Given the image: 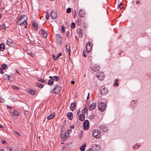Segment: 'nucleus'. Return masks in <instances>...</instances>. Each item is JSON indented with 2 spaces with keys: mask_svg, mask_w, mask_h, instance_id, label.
Instances as JSON below:
<instances>
[{
  "mask_svg": "<svg viewBox=\"0 0 151 151\" xmlns=\"http://www.w3.org/2000/svg\"><path fill=\"white\" fill-rule=\"evenodd\" d=\"M55 116V115L54 113L50 114L49 115H48L47 117V118L48 120H50L53 118Z\"/></svg>",
  "mask_w": 151,
  "mask_h": 151,
  "instance_id": "20",
  "label": "nucleus"
},
{
  "mask_svg": "<svg viewBox=\"0 0 151 151\" xmlns=\"http://www.w3.org/2000/svg\"><path fill=\"white\" fill-rule=\"evenodd\" d=\"M137 105V103L135 102V101H133L131 102V107L132 108H134V107L136 106Z\"/></svg>",
  "mask_w": 151,
  "mask_h": 151,
  "instance_id": "27",
  "label": "nucleus"
},
{
  "mask_svg": "<svg viewBox=\"0 0 151 151\" xmlns=\"http://www.w3.org/2000/svg\"><path fill=\"white\" fill-rule=\"evenodd\" d=\"M93 44L91 42H89L86 45V50L88 52H90L92 50Z\"/></svg>",
  "mask_w": 151,
  "mask_h": 151,
  "instance_id": "11",
  "label": "nucleus"
},
{
  "mask_svg": "<svg viewBox=\"0 0 151 151\" xmlns=\"http://www.w3.org/2000/svg\"><path fill=\"white\" fill-rule=\"evenodd\" d=\"M4 101V100L2 98H1L0 99V102H1L3 103Z\"/></svg>",
  "mask_w": 151,
  "mask_h": 151,
  "instance_id": "49",
  "label": "nucleus"
},
{
  "mask_svg": "<svg viewBox=\"0 0 151 151\" xmlns=\"http://www.w3.org/2000/svg\"><path fill=\"white\" fill-rule=\"evenodd\" d=\"M106 106V105L105 103L104 102H101L99 103L98 104V107L99 109L103 111L104 110Z\"/></svg>",
  "mask_w": 151,
  "mask_h": 151,
  "instance_id": "4",
  "label": "nucleus"
},
{
  "mask_svg": "<svg viewBox=\"0 0 151 151\" xmlns=\"http://www.w3.org/2000/svg\"><path fill=\"white\" fill-rule=\"evenodd\" d=\"M96 106V103L93 102L89 106V109L90 111H92L94 109Z\"/></svg>",
  "mask_w": 151,
  "mask_h": 151,
  "instance_id": "15",
  "label": "nucleus"
},
{
  "mask_svg": "<svg viewBox=\"0 0 151 151\" xmlns=\"http://www.w3.org/2000/svg\"><path fill=\"white\" fill-rule=\"evenodd\" d=\"M86 52L85 50H83V55L84 57H86L87 55H86Z\"/></svg>",
  "mask_w": 151,
  "mask_h": 151,
  "instance_id": "42",
  "label": "nucleus"
},
{
  "mask_svg": "<svg viewBox=\"0 0 151 151\" xmlns=\"http://www.w3.org/2000/svg\"><path fill=\"white\" fill-rule=\"evenodd\" d=\"M114 84L115 86H118L119 85V84L116 82L114 83Z\"/></svg>",
  "mask_w": 151,
  "mask_h": 151,
  "instance_id": "55",
  "label": "nucleus"
},
{
  "mask_svg": "<svg viewBox=\"0 0 151 151\" xmlns=\"http://www.w3.org/2000/svg\"><path fill=\"white\" fill-rule=\"evenodd\" d=\"M99 130L102 133L106 132L108 131L107 127L105 125H101L99 127Z\"/></svg>",
  "mask_w": 151,
  "mask_h": 151,
  "instance_id": "5",
  "label": "nucleus"
},
{
  "mask_svg": "<svg viewBox=\"0 0 151 151\" xmlns=\"http://www.w3.org/2000/svg\"><path fill=\"white\" fill-rule=\"evenodd\" d=\"M70 128H71V129H74V125H71V126H70Z\"/></svg>",
  "mask_w": 151,
  "mask_h": 151,
  "instance_id": "59",
  "label": "nucleus"
},
{
  "mask_svg": "<svg viewBox=\"0 0 151 151\" xmlns=\"http://www.w3.org/2000/svg\"><path fill=\"white\" fill-rule=\"evenodd\" d=\"M5 47L4 44L2 43L0 45V50L1 51H3L4 50Z\"/></svg>",
  "mask_w": 151,
  "mask_h": 151,
  "instance_id": "25",
  "label": "nucleus"
},
{
  "mask_svg": "<svg viewBox=\"0 0 151 151\" xmlns=\"http://www.w3.org/2000/svg\"><path fill=\"white\" fill-rule=\"evenodd\" d=\"M27 17L25 15H21L19 17L17 21V24L19 25H24V28L27 27Z\"/></svg>",
  "mask_w": 151,
  "mask_h": 151,
  "instance_id": "1",
  "label": "nucleus"
},
{
  "mask_svg": "<svg viewBox=\"0 0 151 151\" xmlns=\"http://www.w3.org/2000/svg\"><path fill=\"white\" fill-rule=\"evenodd\" d=\"M11 87L12 88L16 90H18L19 89L18 87L14 85L12 86Z\"/></svg>",
  "mask_w": 151,
  "mask_h": 151,
  "instance_id": "35",
  "label": "nucleus"
},
{
  "mask_svg": "<svg viewBox=\"0 0 151 151\" xmlns=\"http://www.w3.org/2000/svg\"><path fill=\"white\" fill-rule=\"evenodd\" d=\"M100 69L99 66L97 64L94 65L92 68V70L95 72L98 71Z\"/></svg>",
  "mask_w": 151,
  "mask_h": 151,
  "instance_id": "13",
  "label": "nucleus"
},
{
  "mask_svg": "<svg viewBox=\"0 0 151 151\" xmlns=\"http://www.w3.org/2000/svg\"><path fill=\"white\" fill-rule=\"evenodd\" d=\"M92 149V148H90L87 151H91Z\"/></svg>",
  "mask_w": 151,
  "mask_h": 151,
  "instance_id": "61",
  "label": "nucleus"
},
{
  "mask_svg": "<svg viewBox=\"0 0 151 151\" xmlns=\"http://www.w3.org/2000/svg\"><path fill=\"white\" fill-rule=\"evenodd\" d=\"M85 14V11L82 9H80L79 11V16L81 17H84Z\"/></svg>",
  "mask_w": 151,
  "mask_h": 151,
  "instance_id": "14",
  "label": "nucleus"
},
{
  "mask_svg": "<svg viewBox=\"0 0 151 151\" xmlns=\"http://www.w3.org/2000/svg\"><path fill=\"white\" fill-rule=\"evenodd\" d=\"M96 76L98 79L100 81L103 80L105 78V75L104 73L101 72H99Z\"/></svg>",
  "mask_w": 151,
  "mask_h": 151,
  "instance_id": "7",
  "label": "nucleus"
},
{
  "mask_svg": "<svg viewBox=\"0 0 151 151\" xmlns=\"http://www.w3.org/2000/svg\"><path fill=\"white\" fill-rule=\"evenodd\" d=\"M19 114L17 111H14V115H17V116H19Z\"/></svg>",
  "mask_w": 151,
  "mask_h": 151,
  "instance_id": "43",
  "label": "nucleus"
},
{
  "mask_svg": "<svg viewBox=\"0 0 151 151\" xmlns=\"http://www.w3.org/2000/svg\"><path fill=\"white\" fill-rule=\"evenodd\" d=\"M83 129L85 130L88 129L89 127V124L88 120H85L83 123Z\"/></svg>",
  "mask_w": 151,
  "mask_h": 151,
  "instance_id": "8",
  "label": "nucleus"
},
{
  "mask_svg": "<svg viewBox=\"0 0 151 151\" xmlns=\"http://www.w3.org/2000/svg\"><path fill=\"white\" fill-rule=\"evenodd\" d=\"M28 92L29 93L33 95L36 94L37 92L35 90L32 89H29L28 91Z\"/></svg>",
  "mask_w": 151,
  "mask_h": 151,
  "instance_id": "22",
  "label": "nucleus"
},
{
  "mask_svg": "<svg viewBox=\"0 0 151 151\" xmlns=\"http://www.w3.org/2000/svg\"><path fill=\"white\" fill-rule=\"evenodd\" d=\"M66 49L67 51H69V54H70L71 50L70 49V46L69 43L67 44L66 45Z\"/></svg>",
  "mask_w": 151,
  "mask_h": 151,
  "instance_id": "23",
  "label": "nucleus"
},
{
  "mask_svg": "<svg viewBox=\"0 0 151 151\" xmlns=\"http://www.w3.org/2000/svg\"><path fill=\"white\" fill-rule=\"evenodd\" d=\"M89 95H90V93H88V96H87V99H89L90 98Z\"/></svg>",
  "mask_w": 151,
  "mask_h": 151,
  "instance_id": "57",
  "label": "nucleus"
},
{
  "mask_svg": "<svg viewBox=\"0 0 151 151\" xmlns=\"http://www.w3.org/2000/svg\"><path fill=\"white\" fill-rule=\"evenodd\" d=\"M41 33L43 37L46 38L47 36V32L43 29H41Z\"/></svg>",
  "mask_w": 151,
  "mask_h": 151,
  "instance_id": "16",
  "label": "nucleus"
},
{
  "mask_svg": "<svg viewBox=\"0 0 151 151\" xmlns=\"http://www.w3.org/2000/svg\"><path fill=\"white\" fill-rule=\"evenodd\" d=\"M55 43L58 45L62 44L63 40L62 38L60 35H56L55 36Z\"/></svg>",
  "mask_w": 151,
  "mask_h": 151,
  "instance_id": "3",
  "label": "nucleus"
},
{
  "mask_svg": "<svg viewBox=\"0 0 151 151\" xmlns=\"http://www.w3.org/2000/svg\"><path fill=\"white\" fill-rule=\"evenodd\" d=\"M7 149H8L9 150L10 149V148H11V147L10 145L7 146Z\"/></svg>",
  "mask_w": 151,
  "mask_h": 151,
  "instance_id": "56",
  "label": "nucleus"
},
{
  "mask_svg": "<svg viewBox=\"0 0 151 151\" xmlns=\"http://www.w3.org/2000/svg\"><path fill=\"white\" fill-rule=\"evenodd\" d=\"M38 81L44 83H46V81L45 80L40 78H39L38 79Z\"/></svg>",
  "mask_w": 151,
  "mask_h": 151,
  "instance_id": "33",
  "label": "nucleus"
},
{
  "mask_svg": "<svg viewBox=\"0 0 151 151\" xmlns=\"http://www.w3.org/2000/svg\"><path fill=\"white\" fill-rule=\"evenodd\" d=\"M7 108H9L10 109H12V108L10 106H7Z\"/></svg>",
  "mask_w": 151,
  "mask_h": 151,
  "instance_id": "60",
  "label": "nucleus"
},
{
  "mask_svg": "<svg viewBox=\"0 0 151 151\" xmlns=\"http://www.w3.org/2000/svg\"><path fill=\"white\" fill-rule=\"evenodd\" d=\"M69 132H68L67 131L65 132V135L67 138V137H68L69 136Z\"/></svg>",
  "mask_w": 151,
  "mask_h": 151,
  "instance_id": "40",
  "label": "nucleus"
},
{
  "mask_svg": "<svg viewBox=\"0 0 151 151\" xmlns=\"http://www.w3.org/2000/svg\"><path fill=\"white\" fill-rule=\"evenodd\" d=\"M15 133L16 134H17V135H18L19 136H20V134L18 132H17V131H16L15 132Z\"/></svg>",
  "mask_w": 151,
  "mask_h": 151,
  "instance_id": "54",
  "label": "nucleus"
},
{
  "mask_svg": "<svg viewBox=\"0 0 151 151\" xmlns=\"http://www.w3.org/2000/svg\"><path fill=\"white\" fill-rule=\"evenodd\" d=\"M60 137L61 138H62V140L63 141H65L67 139V138L65 136V134H60Z\"/></svg>",
  "mask_w": 151,
  "mask_h": 151,
  "instance_id": "24",
  "label": "nucleus"
},
{
  "mask_svg": "<svg viewBox=\"0 0 151 151\" xmlns=\"http://www.w3.org/2000/svg\"><path fill=\"white\" fill-rule=\"evenodd\" d=\"M86 146V145L84 144V143L83 144V145L80 147V149L81 151H84L85 147Z\"/></svg>",
  "mask_w": 151,
  "mask_h": 151,
  "instance_id": "28",
  "label": "nucleus"
},
{
  "mask_svg": "<svg viewBox=\"0 0 151 151\" xmlns=\"http://www.w3.org/2000/svg\"><path fill=\"white\" fill-rule=\"evenodd\" d=\"M6 44L9 46L14 47L15 45L14 41L11 39H9L7 40Z\"/></svg>",
  "mask_w": 151,
  "mask_h": 151,
  "instance_id": "10",
  "label": "nucleus"
},
{
  "mask_svg": "<svg viewBox=\"0 0 151 151\" xmlns=\"http://www.w3.org/2000/svg\"><path fill=\"white\" fill-rule=\"evenodd\" d=\"M36 85L38 86L40 88H42L44 87V86L41 83H37L36 84Z\"/></svg>",
  "mask_w": 151,
  "mask_h": 151,
  "instance_id": "31",
  "label": "nucleus"
},
{
  "mask_svg": "<svg viewBox=\"0 0 151 151\" xmlns=\"http://www.w3.org/2000/svg\"><path fill=\"white\" fill-rule=\"evenodd\" d=\"M71 11V9L70 8H67L66 10L67 12L68 13H70Z\"/></svg>",
  "mask_w": 151,
  "mask_h": 151,
  "instance_id": "37",
  "label": "nucleus"
},
{
  "mask_svg": "<svg viewBox=\"0 0 151 151\" xmlns=\"http://www.w3.org/2000/svg\"><path fill=\"white\" fill-rule=\"evenodd\" d=\"M101 93L102 95H105L108 93V90L104 86H102L101 89Z\"/></svg>",
  "mask_w": 151,
  "mask_h": 151,
  "instance_id": "9",
  "label": "nucleus"
},
{
  "mask_svg": "<svg viewBox=\"0 0 151 151\" xmlns=\"http://www.w3.org/2000/svg\"><path fill=\"white\" fill-rule=\"evenodd\" d=\"M93 136L96 138H99L101 137V134L98 130H94L92 131Z\"/></svg>",
  "mask_w": 151,
  "mask_h": 151,
  "instance_id": "6",
  "label": "nucleus"
},
{
  "mask_svg": "<svg viewBox=\"0 0 151 151\" xmlns=\"http://www.w3.org/2000/svg\"><path fill=\"white\" fill-rule=\"evenodd\" d=\"M1 142L3 144H5L6 145H7L8 143L7 142L4 140H1Z\"/></svg>",
  "mask_w": 151,
  "mask_h": 151,
  "instance_id": "38",
  "label": "nucleus"
},
{
  "mask_svg": "<svg viewBox=\"0 0 151 151\" xmlns=\"http://www.w3.org/2000/svg\"><path fill=\"white\" fill-rule=\"evenodd\" d=\"M62 55V53H58V54L57 56L55 58H54V56L55 57V55H53V58L54 59V60H57Z\"/></svg>",
  "mask_w": 151,
  "mask_h": 151,
  "instance_id": "26",
  "label": "nucleus"
},
{
  "mask_svg": "<svg viewBox=\"0 0 151 151\" xmlns=\"http://www.w3.org/2000/svg\"><path fill=\"white\" fill-rule=\"evenodd\" d=\"M88 110L87 108H85L82 111L83 113H86L87 112Z\"/></svg>",
  "mask_w": 151,
  "mask_h": 151,
  "instance_id": "36",
  "label": "nucleus"
},
{
  "mask_svg": "<svg viewBox=\"0 0 151 151\" xmlns=\"http://www.w3.org/2000/svg\"><path fill=\"white\" fill-rule=\"evenodd\" d=\"M67 132H69V133H71V132H72V130L71 129H68V130Z\"/></svg>",
  "mask_w": 151,
  "mask_h": 151,
  "instance_id": "51",
  "label": "nucleus"
},
{
  "mask_svg": "<svg viewBox=\"0 0 151 151\" xmlns=\"http://www.w3.org/2000/svg\"><path fill=\"white\" fill-rule=\"evenodd\" d=\"M78 34L79 35V37H81L83 36L82 33H81V34L79 33Z\"/></svg>",
  "mask_w": 151,
  "mask_h": 151,
  "instance_id": "53",
  "label": "nucleus"
},
{
  "mask_svg": "<svg viewBox=\"0 0 151 151\" xmlns=\"http://www.w3.org/2000/svg\"><path fill=\"white\" fill-rule=\"evenodd\" d=\"M61 31L63 32H64L65 31V28L63 26H62L61 27Z\"/></svg>",
  "mask_w": 151,
  "mask_h": 151,
  "instance_id": "44",
  "label": "nucleus"
},
{
  "mask_svg": "<svg viewBox=\"0 0 151 151\" xmlns=\"http://www.w3.org/2000/svg\"><path fill=\"white\" fill-rule=\"evenodd\" d=\"M2 27L3 29H5V26L4 24H3L2 25Z\"/></svg>",
  "mask_w": 151,
  "mask_h": 151,
  "instance_id": "52",
  "label": "nucleus"
},
{
  "mask_svg": "<svg viewBox=\"0 0 151 151\" xmlns=\"http://www.w3.org/2000/svg\"><path fill=\"white\" fill-rule=\"evenodd\" d=\"M49 17H50V15L49 14H47V15L46 16V19H49Z\"/></svg>",
  "mask_w": 151,
  "mask_h": 151,
  "instance_id": "48",
  "label": "nucleus"
},
{
  "mask_svg": "<svg viewBox=\"0 0 151 151\" xmlns=\"http://www.w3.org/2000/svg\"><path fill=\"white\" fill-rule=\"evenodd\" d=\"M67 116L70 120H72L73 118V114L72 112H69L67 114Z\"/></svg>",
  "mask_w": 151,
  "mask_h": 151,
  "instance_id": "19",
  "label": "nucleus"
},
{
  "mask_svg": "<svg viewBox=\"0 0 151 151\" xmlns=\"http://www.w3.org/2000/svg\"><path fill=\"white\" fill-rule=\"evenodd\" d=\"M79 119L81 121H83L85 119V115L83 114H81L79 116Z\"/></svg>",
  "mask_w": 151,
  "mask_h": 151,
  "instance_id": "21",
  "label": "nucleus"
},
{
  "mask_svg": "<svg viewBox=\"0 0 151 151\" xmlns=\"http://www.w3.org/2000/svg\"><path fill=\"white\" fill-rule=\"evenodd\" d=\"M141 3V2L139 1H138L137 2H136V4H139Z\"/></svg>",
  "mask_w": 151,
  "mask_h": 151,
  "instance_id": "62",
  "label": "nucleus"
},
{
  "mask_svg": "<svg viewBox=\"0 0 151 151\" xmlns=\"http://www.w3.org/2000/svg\"><path fill=\"white\" fill-rule=\"evenodd\" d=\"M92 149L94 151H100L101 150L100 146L96 144L93 145Z\"/></svg>",
  "mask_w": 151,
  "mask_h": 151,
  "instance_id": "12",
  "label": "nucleus"
},
{
  "mask_svg": "<svg viewBox=\"0 0 151 151\" xmlns=\"http://www.w3.org/2000/svg\"><path fill=\"white\" fill-rule=\"evenodd\" d=\"M4 128V127L3 126L0 124V128Z\"/></svg>",
  "mask_w": 151,
  "mask_h": 151,
  "instance_id": "63",
  "label": "nucleus"
},
{
  "mask_svg": "<svg viewBox=\"0 0 151 151\" xmlns=\"http://www.w3.org/2000/svg\"><path fill=\"white\" fill-rule=\"evenodd\" d=\"M2 68L3 69H6L7 68V66L5 64H3L1 65Z\"/></svg>",
  "mask_w": 151,
  "mask_h": 151,
  "instance_id": "30",
  "label": "nucleus"
},
{
  "mask_svg": "<svg viewBox=\"0 0 151 151\" xmlns=\"http://www.w3.org/2000/svg\"><path fill=\"white\" fill-rule=\"evenodd\" d=\"M123 3H120V4L119 5V6H118V7L120 8L121 9H123V6L122 7H121V6L123 5Z\"/></svg>",
  "mask_w": 151,
  "mask_h": 151,
  "instance_id": "45",
  "label": "nucleus"
},
{
  "mask_svg": "<svg viewBox=\"0 0 151 151\" xmlns=\"http://www.w3.org/2000/svg\"><path fill=\"white\" fill-rule=\"evenodd\" d=\"M77 32H78V34L79 33H82V30L80 29H78Z\"/></svg>",
  "mask_w": 151,
  "mask_h": 151,
  "instance_id": "41",
  "label": "nucleus"
},
{
  "mask_svg": "<svg viewBox=\"0 0 151 151\" xmlns=\"http://www.w3.org/2000/svg\"><path fill=\"white\" fill-rule=\"evenodd\" d=\"M24 114L25 115H27L29 114L28 111H24Z\"/></svg>",
  "mask_w": 151,
  "mask_h": 151,
  "instance_id": "50",
  "label": "nucleus"
},
{
  "mask_svg": "<svg viewBox=\"0 0 151 151\" xmlns=\"http://www.w3.org/2000/svg\"><path fill=\"white\" fill-rule=\"evenodd\" d=\"M29 54L31 55L32 57H33L34 56V54L31 52H29Z\"/></svg>",
  "mask_w": 151,
  "mask_h": 151,
  "instance_id": "47",
  "label": "nucleus"
},
{
  "mask_svg": "<svg viewBox=\"0 0 151 151\" xmlns=\"http://www.w3.org/2000/svg\"><path fill=\"white\" fill-rule=\"evenodd\" d=\"M76 107V104L75 103H72L71 104L70 106V109L72 111H74Z\"/></svg>",
  "mask_w": 151,
  "mask_h": 151,
  "instance_id": "18",
  "label": "nucleus"
},
{
  "mask_svg": "<svg viewBox=\"0 0 151 151\" xmlns=\"http://www.w3.org/2000/svg\"><path fill=\"white\" fill-rule=\"evenodd\" d=\"M32 26L34 27V28L36 30H37V29L38 27L37 24L33 23L32 24Z\"/></svg>",
  "mask_w": 151,
  "mask_h": 151,
  "instance_id": "32",
  "label": "nucleus"
},
{
  "mask_svg": "<svg viewBox=\"0 0 151 151\" xmlns=\"http://www.w3.org/2000/svg\"><path fill=\"white\" fill-rule=\"evenodd\" d=\"M51 16L53 19H56L57 17V13L53 11H52L51 14H50Z\"/></svg>",
  "mask_w": 151,
  "mask_h": 151,
  "instance_id": "17",
  "label": "nucleus"
},
{
  "mask_svg": "<svg viewBox=\"0 0 151 151\" xmlns=\"http://www.w3.org/2000/svg\"><path fill=\"white\" fill-rule=\"evenodd\" d=\"M4 73L3 69H2L1 68L0 69V73H1L2 74H3Z\"/></svg>",
  "mask_w": 151,
  "mask_h": 151,
  "instance_id": "46",
  "label": "nucleus"
},
{
  "mask_svg": "<svg viewBox=\"0 0 151 151\" xmlns=\"http://www.w3.org/2000/svg\"><path fill=\"white\" fill-rule=\"evenodd\" d=\"M77 21L78 22H81V19H79V18H78V19H77Z\"/></svg>",
  "mask_w": 151,
  "mask_h": 151,
  "instance_id": "58",
  "label": "nucleus"
},
{
  "mask_svg": "<svg viewBox=\"0 0 151 151\" xmlns=\"http://www.w3.org/2000/svg\"><path fill=\"white\" fill-rule=\"evenodd\" d=\"M53 79V81L55 80L56 81H58L59 80V78L57 76H53V78L52 79Z\"/></svg>",
  "mask_w": 151,
  "mask_h": 151,
  "instance_id": "34",
  "label": "nucleus"
},
{
  "mask_svg": "<svg viewBox=\"0 0 151 151\" xmlns=\"http://www.w3.org/2000/svg\"><path fill=\"white\" fill-rule=\"evenodd\" d=\"M54 83V81H53V79H50L48 82L47 84L49 85H52Z\"/></svg>",
  "mask_w": 151,
  "mask_h": 151,
  "instance_id": "29",
  "label": "nucleus"
},
{
  "mask_svg": "<svg viewBox=\"0 0 151 151\" xmlns=\"http://www.w3.org/2000/svg\"><path fill=\"white\" fill-rule=\"evenodd\" d=\"M61 90V88L60 86L58 85H56L54 89L51 91V93L58 94L60 93Z\"/></svg>",
  "mask_w": 151,
  "mask_h": 151,
  "instance_id": "2",
  "label": "nucleus"
},
{
  "mask_svg": "<svg viewBox=\"0 0 151 151\" xmlns=\"http://www.w3.org/2000/svg\"><path fill=\"white\" fill-rule=\"evenodd\" d=\"M71 83L72 84H74L75 83V81H71Z\"/></svg>",
  "mask_w": 151,
  "mask_h": 151,
  "instance_id": "64",
  "label": "nucleus"
},
{
  "mask_svg": "<svg viewBox=\"0 0 151 151\" xmlns=\"http://www.w3.org/2000/svg\"><path fill=\"white\" fill-rule=\"evenodd\" d=\"M76 26V24L74 22H72L71 24V27L72 28H74Z\"/></svg>",
  "mask_w": 151,
  "mask_h": 151,
  "instance_id": "39",
  "label": "nucleus"
}]
</instances>
